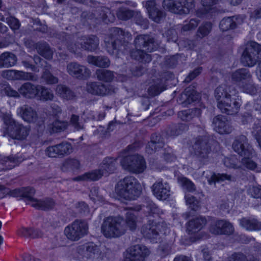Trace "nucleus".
<instances>
[{
  "mask_svg": "<svg viewBox=\"0 0 261 261\" xmlns=\"http://www.w3.org/2000/svg\"><path fill=\"white\" fill-rule=\"evenodd\" d=\"M236 91L225 85L218 87L215 90L217 107L223 113L227 115L237 114L241 106V99L236 95Z\"/></svg>",
  "mask_w": 261,
  "mask_h": 261,
  "instance_id": "1",
  "label": "nucleus"
},
{
  "mask_svg": "<svg viewBox=\"0 0 261 261\" xmlns=\"http://www.w3.org/2000/svg\"><path fill=\"white\" fill-rule=\"evenodd\" d=\"M134 42L136 49L131 51V57L141 62H150V55L144 52V50L152 52L156 49L158 45L154 38L148 35H140L135 38Z\"/></svg>",
  "mask_w": 261,
  "mask_h": 261,
  "instance_id": "2",
  "label": "nucleus"
},
{
  "mask_svg": "<svg viewBox=\"0 0 261 261\" xmlns=\"http://www.w3.org/2000/svg\"><path fill=\"white\" fill-rule=\"evenodd\" d=\"M115 191L120 199H135L141 193L142 188L137 179L133 176H126L116 185Z\"/></svg>",
  "mask_w": 261,
  "mask_h": 261,
  "instance_id": "3",
  "label": "nucleus"
},
{
  "mask_svg": "<svg viewBox=\"0 0 261 261\" xmlns=\"http://www.w3.org/2000/svg\"><path fill=\"white\" fill-rule=\"evenodd\" d=\"M201 129L202 135L192 139L189 150L191 153L200 162L205 164L211 152L212 147L209 137L203 128Z\"/></svg>",
  "mask_w": 261,
  "mask_h": 261,
  "instance_id": "4",
  "label": "nucleus"
},
{
  "mask_svg": "<svg viewBox=\"0 0 261 261\" xmlns=\"http://www.w3.org/2000/svg\"><path fill=\"white\" fill-rule=\"evenodd\" d=\"M117 159L113 158H105L100 169L85 173L73 178L74 181H94L100 178L103 175H107L114 172L117 168Z\"/></svg>",
  "mask_w": 261,
  "mask_h": 261,
  "instance_id": "5",
  "label": "nucleus"
},
{
  "mask_svg": "<svg viewBox=\"0 0 261 261\" xmlns=\"http://www.w3.org/2000/svg\"><path fill=\"white\" fill-rule=\"evenodd\" d=\"M101 232L107 238H118L123 235L126 227L123 219L120 217H108L101 226Z\"/></svg>",
  "mask_w": 261,
  "mask_h": 261,
  "instance_id": "6",
  "label": "nucleus"
},
{
  "mask_svg": "<svg viewBox=\"0 0 261 261\" xmlns=\"http://www.w3.org/2000/svg\"><path fill=\"white\" fill-rule=\"evenodd\" d=\"M130 37L128 32H125L119 28H112L110 30V34L105 37V43L108 52L112 55H117L120 47Z\"/></svg>",
  "mask_w": 261,
  "mask_h": 261,
  "instance_id": "7",
  "label": "nucleus"
},
{
  "mask_svg": "<svg viewBox=\"0 0 261 261\" xmlns=\"http://www.w3.org/2000/svg\"><path fill=\"white\" fill-rule=\"evenodd\" d=\"M164 146L163 138L156 134L151 135V140L146 146V152L152 154L156 151H161L163 159L168 162H171L176 160V156L173 153L171 148L162 149Z\"/></svg>",
  "mask_w": 261,
  "mask_h": 261,
  "instance_id": "8",
  "label": "nucleus"
},
{
  "mask_svg": "<svg viewBox=\"0 0 261 261\" xmlns=\"http://www.w3.org/2000/svg\"><path fill=\"white\" fill-rule=\"evenodd\" d=\"M4 121L7 126L6 130L4 132V136L8 135L13 139L24 140L28 136L29 128L17 122L9 115L4 118Z\"/></svg>",
  "mask_w": 261,
  "mask_h": 261,
  "instance_id": "9",
  "label": "nucleus"
},
{
  "mask_svg": "<svg viewBox=\"0 0 261 261\" xmlns=\"http://www.w3.org/2000/svg\"><path fill=\"white\" fill-rule=\"evenodd\" d=\"M120 163L123 169L135 174L142 173L146 168L145 159L138 154L125 156Z\"/></svg>",
  "mask_w": 261,
  "mask_h": 261,
  "instance_id": "10",
  "label": "nucleus"
},
{
  "mask_svg": "<svg viewBox=\"0 0 261 261\" xmlns=\"http://www.w3.org/2000/svg\"><path fill=\"white\" fill-rule=\"evenodd\" d=\"M89 226L84 220L76 219L65 228L64 234L72 241H77L88 233Z\"/></svg>",
  "mask_w": 261,
  "mask_h": 261,
  "instance_id": "11",
  "label": "nucleus"
},
{
  "mask_svg": "<svg viewBox=\"0 0 261 261\" xmlns=\"http://www.w3.org/2000/svg\"><path fill=\"white\" fill-rule=\"evenodd\" d=\"M195 0H164L163 7L165 9L179 14H187L195 7Z\"/></svg>",
  "mask_w": 261,
  "mask_h": 261,
  "instance_id": "12",
  "label": "nucleus"
},
{
  "mask_svg": "<svg viewBox=\"0 0 261 261\" xmlns=\"http://www.w3.org/2000/svg\"><path fill=\"white\" fill-rule=\"evenodd\" d=\"M99 43L98 38L94 35L83 36L78 38L74 44H69L68 48L74 53L80 49L93 51L97 48Z\"/></svg>",
  "mask_w": 261,
  "mask_h": 261,
  "instance_id": "13",
  "label": "nucleus"
},
{
  "mask_svg": "<svg viewBox=\"0 0 261 261\" xmlns=\"http://www.w3.org/2000/svg\"><path fill=\"white\" fill-rule=\"evenodd\" d=\"M36 48L42 57L34 56V60L36 64H39L43 68L42 77L47 83L49 80V46L46 42H39L37 44Z\"/></svg>",
  "mask_w": 261,
  "mask_h": 261,
  "instance_id": "14",
  "label": "nucleus"
},
{
  "mask_svg": "<svg viewBox=\"0 0 261 261\" xmlns=\"http://www.w3.org/2000/svg\"><path fill=\"white\" fill-rule=\"evenodd\" d=\"M150 253L148 248L144 245H133L127 250L124 261H144Z\"/></svg>",
  "mask_w": 261,
  "mask_h": 261,
  "instance_id": "15",
  "label": "nucleus"
},
{
  "mask_svg": "<svg viewBox=\"0 0 261 261\" xmlns=\"http://www.w3.org/2000/svg\"><path fill=\"white\" fill-rule=\"evenodd\" d=\"M232 148L235 152L241 156H249L254 153L252 146L248 143L247 137L244 135L237 136L233 144Z\"/></svg>",
  "mask_w": 261,
  "mask_h": 261,
  "instance_id": "16",
  "label": "nucleus"
},
{
  "mask_svg": "<svg viewBox=\"0 0 261 261\" xmlns=\"http://www.w3.org/2000/svg\"><path fill=\"white\" fill-rule=\"evenodd\" d=\"M153 195L159 200H165L171 194L169 183L162 178H159L151 187Z\"/></svg>",
  "mask_w": 261,
  "mask_h": 261,
  "instance_id": "17",
  "label": "nucleus"
},
{
  "mask_svg": "<svg viewBox=\"0 0 261 261\" xmlns=\"http://www.w3.org/2000/svg\"><path fill=\"white\" fill-rule=\"evenodd\" d=\"M76 252L82 258L93 259L99 256L100 250L94 243L88 242L77 246Z\"/></svg>",
  "mask_w": 261,
  "mask_h": 261,
  "instance_id": "18",
  "label": "nucleus"
},
{
  "mask_svg": "<svg viewBox=\"0 0 261 261\" xmlns=\"http://www.w3.org/2000/svg\"><path fill=\"white\" fill-rule=\"evenodd\" d=\"M210 231L214 234L229 235L234 231L232 224L226 220H218L214 221L210 227Z\"/></svg>",
  "mask_w": 261,
  "mask_h": 261,
  "instance_id": "19",
  "label": "nucleus"
},
{
  "mask_svg": "<svg viewBox=\"0 0 261 261\" xmlns=\"http://www.w3.org/2000/svg\"><path fill=\"white\" fill-rule=\"evenodd\" d=\"M86 90L92 94L103 96L115 93L117 88L112 85L106 86L100 83L91 82L87 84Z\"/></svg>",
  "mask_w": 261,
  "mask_h": 261,
  "instance_id": "20",
  "label": "nucleus"
},
{
  "mask_svg": "<svg viewBox=\"0 0 261 261\" xmlns=\"http://www.w3.org/2000/svg\"><path fill=\"white\" fill-rule=\"evenodd\" d=\"M160 224L156 223L153 220H149L148 223L144 224L141 228V233L144 236L150 240L151 242H156L159 236Z\"/></svg>",
  "mask_w": 261,
  "mask_h": 261,
  "instance_id": "21",
  "label": "nucleus"
},
{
  "mask_svg": "<svg viewBox=\"0 0 261 261\" xmlns=\"http://www.w3.org/2000/svg\"><path fill=\"white\" fill-rule=\"evenodd\" d=\"M67 71L71 76L80 79L87 78L91 74V71L87 67L77 62L68 64Z\"/></svg>",
  "mask_w": 261,
  "mask_h": 261,
  "instance_id": "22",
  "label": "nucleus"
},
{
  "mask_svg": "<svg viewBox=\"0 0 261 261\" xmlns=\"http://www.w3.org/2000/svg\"><path fill=\"white\" fill-rule=\"evenodd\" d=\"M241 61L242 64L249 67L255 66L258 62L252 41L248 43L242 53Z\"/></svg>",
  "mask_w": 261,
  "mask_h": 261,
  "instance_id": "23",
  "label": "nucleus"
},
{
  "mask_svg": "<svg viewBox=\"0 0 261 261\" xmlns=\"http://www.w3.org/2000/svg\"><path fill=\"white\" fill-rule=\"evenodd\" d=\"M95 19L98 21H102L106 23L113 22L115 17L111 10L106 7H101L96 9L93 13L89 14L88 19L92 20Z\"/></svg>",
  "mask_w": 261,
  "mask_h": 261,
  "instance_id": "24",
  "label": "nucleus"
},
{
  "mask_svg": "<svg viewBox=\"0 0 261 261\" xmlns=\"http://www.w3.org/2000/svg\"><path fill=\"white\" fill-rule=\"evenodd\" d=\"M73 148L71 144L65 141L58 144L50 146V157L63 158L71 153Z\"/></svg>",
  "mask_w": 261,
  "mask_h": 261,
  "instance_id": "25",
  "label": "nucleus"
},
{
  "mask_svg": "<svg viewBox=\"0 0 261 261\" xmlns=\"http://www.w3.org/2000/svg\"><path fill=\"white\" fill-rule=\"evenodd\" d=\"M214 129L220 134H229L233 128L231 123L222 115H218L213 119Z\"/></svg>",
  "mask_w": 261,
  "mask_h": 261,
  "instance_id": "26",
  "label": "nucleus"
},
{
  "mask_svg": "<svg viewBox=\"0 0 261 261\" xmlns=\"http://www.w3.org/2000/svg\"><path fill=\"white\" fill-rule=\"evenodd\" d=\"M143 4L149 14V18L154 22L159 23L165 17V13L156 7L155 1L149 0L146 2L145 4L143 2Z\"/></svg>",
  "mask_w": 261,
  "mask_h": 261,
  "instance_id": "27",
  "label": "nucleus"
},
{
  "mask_svg": "<svg viewBox=\"0 0 261 261\" xmlns=\"http://www.w3.org/2000/svg\"><path fill=\"white\" fill-rule=\"evenodd\" d=\"M244 19L245 16L243 15H236L232 17H225L220 22V29L222 31L234 29L237 27V24L242 23Z\"/></svg>",
  "mask_w": 261,
  "mask_h": 261,
  "instance_id": "28",
  "label": "nucleus"
},
{
  "mask_svg": "<svg viewBox=\"0 0 261 261\" xmlns=\"http://www.w3.org/2000/svg\"><path fill=\"white\" fill-rule=\"evenodd\" d=\"M252 76L248 69L242 68L237 69L231 73V80L233 83L240 88L249 79H251Z\"/></svg>",
  "mask_w": 261,
  "mask_h": 261,
  "instance_id": "29",
  "label": "nucleus"
},
{
  "mask_svg": "<svg viewBox=\"0 0 261 261\" xmlns=\"http://www.w3.org/2000/svg\"><path fill=\"white\" fill-rule=\"evenodd\" d=\"M207 223V220L204 217H198L190 220L187 223V231L189 234H192L199 231Z\"/></svg>",
  "mask_w": 261,
  "mask_h": 261,
  "instance_id": "30",
  "label": "nucleus"
},
{
  "mask_svg": "<svg viewBox=\"0 0 261 261\" xmlns=\"http://www.w3.org/2000/svg\"><path fill=\"white\" fill-rule=\"evenodd\" d=\"M194 88V86H189L181 94L179 99L182 104L186 106L199 99V94L195 91Z\"/></svg>",
  "mask_w": 261,
  "mask_h": 261,
  "instance_id": "31",
  "label": "nucleus"
},
{
  "mask_svg": "<svg viewBox=\"0 0 261 261\" xmlns=\"http://www.w3.org/2000/svg\"><path fill=\"white\" fill-rule=\"evenodd\" d=\"M17 113L24 121L29 123L36 122L38 118L36 111L28 105H24L18 108Z\"/></svg>",
  "mask_w": 261,
  "mask_h": 261,
  "instance_id": "32",
  "label": "nucleus"
},
{
  "mask_svg": "<svg viewBox=\"0 0 261 261\" xmlns=\"http://www.w3.org/2000/svg\"><path fill=\"white\" fill-rule=\"evenodd\" d=\"M207 182L209 185H216V182L229 183L235 180V177L230 174L227 173H216L213 172L210 177H207Z\"/></svg>",
  "mask_w": 261,
  "mask_h": 261,
  "instance_id": "33",
  "label": "nucleus"
},
{
  "mask_svg": "<svg viewBox=\"0 0 261 261\" xmlns=\"http://www.w3.org/2000/svg\"><path fill=\"white\" fill-rule=\"evenodd\" d=\"M5 75L8 79H10L11 76L14 75L15 79L20 80L36 81L38 79L37 76L32 73L19 70H7L4 73V75Z\"/></svg>",
  "mask_w": 261,
  "mask_h": 261,
  "instance_id": "34",
  "label": "nucleus"
},
{
  "mask_svg": "<svg viewBox=\"0 0 261 261\" xmlns=\"http://www.w3.org/2000/svg\"><path fill=\"white\" fill-rule=\"evenodd\" d=\"M240 225L248 231H256L261 229V223L254 218L244 217L239 220Z\"/></svg>",
  "mask_w": 261,
  "mask_h": 261,
  "instance_id": "35",
  "label": "nucleus"
},
{
  "mask_svg": "<svg viewBox=\"0 0 261 261\" xmlns=\"http://www.w3.org/2000/svg\"><path fill=\"white\" fill-rule=\"evenodd\" d=\"M37 87L38 85L27 82L21 86L18 91L20 94L27 98H34L37 95Z\"/></svg>",
  "mask_w": 261,
  "mask_h": 261,
  "instance_id": "36",
  "label": "nucleus"
},
{
  "mask_svg": "<svg viewBox=\"0 0 261 261\" xmlns=\"http://www.w3.org/2000/svg\"><path fill=\"white\" fill-rule=\"evenodd\" d=\"M201 114V111L200 109L194 108L179 112L178 117L182 121L190 122L198 118Z\"/></svg>",
  "mask_w": 261,
  "mask_h": 261,
  "instance_id": "37",
  "label": "nucleus"
},
{
  "mask_svg": "<svg viewBox=\"0 0 261 261\" xmlns=\"http://www.w3.org/2000/svg\"><path fill=\"white\" fill-rule=\"evenodd\" d=\"M19 163V159L15 156H4L0 154V171L10 170Z\"/></svg>",
  "mask_w": 261,
  "mask_h": 261,
  "instance_id": "38",
  "label": "nucleus"
},
{
  "mask_svg": "<svg viewBox=\"0 0 261 261\" xmlns=\"http://www.w3.org/2000/svg\"><path fill=\"white\" fill-rule=\"evenodd\" d=\"M17 62V57L13 53L5 52L0 56V68L13 66Z\"/></svg>",
  "mask_w": 261,
  "mask_h": 261,
  "instance_id": "39",
  "label": "nucleus"
},
{
  "mask_svg": "<svg viewBox=\"0 0 261 261\" xmlns=\"http://www.w3.org/2000/svg\"><path fill=\"white\" fill-rule=\"evenodd\" d=\"M87 61L89 64L99 67L107 68L110 65L109 59L105 56L89 55L87 57Z\"/></svg>",
  "mask_w": 261,
  "mask_h": 261,
  "instance_id": "40",
  "label": "nucleus"
},
{
  "mask_svg": "<svg viewBox=\"0 0 261 261\" xmlns=\"http://www.w3.org/2000/svg\"><path fill=\"white\" fill-rule=\"evenodd\" d=\"M81 168L80 161L76 158H69L66 159L61 167L64 172L75 171Z\"/></svg>",
  "mask_w": 261,
  "mask_h": 261,
  "instance_id": "41",
  "label": "nucleus"
},
{
  "mask_svg": "<svg viewBox=\"0 0 261 261\" xmlns=\"http://www.w3.org/2000/svg\"><path fill=\"white\" fill-rule=\"evenodd\" d=\"M56 94L66 100H72L75 97V94L69 87L64 85H58L56 88Z\"/></svg>",
  "mask_w": 261,
  "mask_h": 261,
  "instance_id": "42",
  "label": "nucleus"
},
{
  "mask_svg": "<svg viewBox=\"0 0 261 261\" xmlns=\"http://www.w3.org/2000/svg\"><path fill=\"white\" fill-rule=\"evenodd\" d=\"M152 81L153 83L148 88V92L150 96H154L159 94L164 90V81L160 79L156 80L153 79Z\"/></svg>",
  "mask_w": 261,
  "mask_h": 261,
  "instance_id": "43",
  "label": "nucleus"
},
{
  "mask_svg": "<svg viewBox=\"0 0 261 261\" xmlns=\"http://www.w3.org/2000/svg\"><path fill=\"white\" fill-rule=\"evenodd\" d=\"M188 126L184 123L174 124L171 125L168 128L167 134L169 136L175 137L184 132L187 130Z\"/></svg>",
  "mask_w": 261,
  "mask_h": 261,
  "instance_id": "44",
  "label": "nucleus"
},
{
  "mask_svg": "<svg viewBox=\"0 0 261 261\" xmlns=\"http://www.w3.org/2000/svg\"><path fill=\"white\" fill-rule=\"evenodd\" d=\"M219 0H201L203 8L196 11V15L199 17H203L211 9V7L216 5Z\"/></svg>",
  "mask_w": 261,
  "mask_h": 261,
  "instance_id": "45",
  "label": "nucleus"
},
{
  "mask_svg": "<svg viewBox=\"0 0 261 261\" xmlns=\"http://www.w3.org/2000/svg\"><path fill=\"white\" fill-rule=\"evenodd\" d=\"M95 75L98 80L105 82H111L115 77L113 71L102 69H97L95 72Z\"/></svg>",
  "mask_w": 261,
  "mask_h": 261,
  "instance_id": "46",
  "label": "nucleus"
},
{
  "mask_svg": "<svg viewBox=\"0 0 261 261\" xmlns=\"http://www.w3.org/2000/svg\"><path fill=\"white\" fill-rule=\"evenodd\" d=\"M255 153L251 156H244L242 159L241 163L245 167L248 169L255 171L257 172H261V166L257 165L250 158L253 156Z\"/></svg>",
  "mask_w": 261,
  "mask_h": 261,
  "instance_id": "47",
  "label": "nucleus"
},
{
  "mask_svg": "<svg viewBox=\"0 0 261 261\" xmlns=\"http://www.w3.org/2000/svg\"><path fill=\"white\" fill-rule=\"evenodd\" d=\"M240 88L243 92L251 95L255 94L257 91V86L253 82L252 77L249 79Z\"/></svg>",
  "mask_w": 261,
  "mask_h": 261,
  "instance_id": "48",
  "label": "nucleus"
},
{
  "mask_svg": "<svg viewBox=\"0 0 261 261\" xmlns=\"http://www.w3.org/2000/svg\"><path fill=\"white\" fill-rule=\"evenodd\" d=\"M0 93L3 95H7L8 97H12L14 98L19 97V92L14 90L8 84H0Z\"/></svg>",
  "mask_w": 261,
  "mask_h": 261,
  "instance_id": "49",
  "label": "nucleus"
},
{
  "mask_svg": "<svg viewBox=\"0 0 261 261\" xmlns=\"http://www.w3.org/2000/svg\"><path fill=\"white\" fill-rule=\"evenodd\" d=\"M143 207L146 208V211L148 213L149 215L156 214L159 215L163 213V212L150 199L146 200L143 205Z\"/></svg>",
  "mask_w": 261,
  "mask_h": 261,
  "instance_id": "50",
  "label": "nucleus"
},
{
  "mask_svg": "<svg viewBox=\"0 0 261 261\" xmlns=\"http://www.w3.org/2000/svg\"><path fill=\"white\" fill-rule=\"evenodd\" d=\"M68 125V123L66 121H60L59 119H55L50 125V133L63 131L67 127Z\"/></svg>",
  "mask_w": 261,
  "mask_h": 261,
  "instance_id": "51",
  "label": "nucleus"
},
{
  "mask_svg": "<svg viewBox=\"0 0 261 261\" xmlns=\"http://www.w3.org/2000/svg\"><path fill=\"white\" fill-rule=\"evenodd\" d=\"M116 14L119 19L127 20L134 16L135 11L125 7H121L117 10Z\"/></svg>",
  "mask_w": 261,
  "mask_h": 261,
  "instance_id": "52",
  "label": "nucleus"
},
{
  "mask_svg": "<svg viewBox=\"0 0 261 261\" xmlns=\"http://www.w3.org/2000/svg\"><path fill=\"white\" fill-rule=\"evenodd\" d=\"M125 226L126 225L130 230L133 231L137 228V217L135 213L132 211H128L126 213Z\"/></svg>",
  "mask_w": 261,
  "mask_h": 261,
  "instance_id": "53",
  "label": "nucleus"
},
{
  "mask_svg": "<svg viewBox=\"0 0 261 261\" xmlns=\"http://www.w3.org/2000/svg\"><path fill=\"white\" fill-rule=\"evenodd\" d=\"M212 29V23L210 22L203 23L198 28L197 36L203 38L209 34Z\"/></svg>",
  "mask_w": 261,
  "mask_h": 261,
  "instance_id": "54",
  "label": "nucleus"
},
{
  "mask_svg": "<svg viewBox=\"0 0 261 261\" xmlns=\"http://www.w3.org/2000/svg\"><path fill=\"white\" fill-rule=\"evenodd\" d=\"M178 182L184 189L189 192H193L196 190L193 182L185 177H178Z\"/></svg>",
  "mask_w": 261,
  "mask_h": 261,
  "instance_id": "55",
  "label": "nucleus"
},
{
  "mask_svg": "<svg viewBox=\"0 0 261 261\" xmlns=\"http://www.w3.org/2000/svg\"><path fill=\"white\" fill-rule=\"evenodd\" d=\"M31 205L38 210H47L49 206V202L47 199L45 200H41L34 199L32 200V202L30 203Z\"/></svg>",
  "mask_w": 261,
  "mask_h": 261,
  "instance_id": "56",
  "label": "nucleus"
},
{
  "mask_svg": "<svg viewBox=\"0 0 261 261\" xmlns=\"http://www.w3.org/2000/svg\"><path fill=\"white\" fill-rule=\"evenodd\" d=\"M134 20L135 23L141 27L143 29H146L148 28L149 22L146 18H144L141 15L140 12H135L134 15Z\"/></svg>",
  "mask_w": 261,
  "mask_h": 261,
  "instance_id": "57",
  "label": "nucleus"
},
{
  "mask_svg": "<svg viewBox=\"0 0 261 261\" xmlns=\"http://www.w3.org/2000/svg\"><path fill=\"white\" fill-rule=\"evenodd\" d=\"M37 89V95L36 98L44 101L49 99V90L47 88L38 85Z\"/></svg>",
  "mask_w": 261,
  "mask_h": 261,
  "instance_id": "58",
  "label": "nucleus"
},
{
  "mask_svg": "<svg viewBox=\"0 0 261 261\" xmlns=\"http://www.w3.org/2000/svg\"><path fill=\"white\" fill-rule=\"evenodd\" d=\"M187 204L189 208L194 211H197L199 209V202L193 196L187 195L185 196Z\"/></svg>",
  "mask_w": 261,
  "mask_h": 261,
  "instance_id": "59",
  "label": "nucleus"
},
{
  "mask_svg": "<svg viewBox=\"0 0 261 261\" xmlns=\"http://www.w3.org/2000/svg\"><path fill=\"white\" fill-rule=\"evenodd\" d=\"M199 23V20L195 18H192L189 21H185L182 27L183 31H188L194 30Z\"/></svg>",
  "mask_w": 261,
  "mask_h": 261,
  "instance_id": "60",
  "label": "nucleus"
},
{
  "mask_svg": "<svg viewBox=\"0 0 261 261\" xmlns=\"http://www.w3.org/2000/svg\"><path fill=\"white\" fill-rule=\"evenodd\" d=\"M62 113V109L59 104L53 103L50 105V116L55 119H59Z\"/></svg>",
  "mask_w": 261,
  "mask_h": 261,
  "instance_id": "61",
  "label": "nucleus"
},
{
  "mask_svg": "<svg viewBox=\"0 0 261 261\" xmlns=\"http://www.w3.org/2000/svg\"><path fill=\"white\" fill-rule=\"evenodd\" d=\"M35 193V190L32 187H23L22 188V198H24L29 200L31 203L32 200L35 198H33Z\"/></svg>",
  "mask_w": 261,
  "mask_h": 261,
  "instance_id": "62",
  "label": "nucleus"
},
{
  "mask_svg": "<svg viewBox=\"0 0 261 261\" xmlns=\"http://www.w3.org/2000/svg\"><path fill=\"white\" fill-rule=\"evenodd\" d=\"M251 133L261 148V125L259 124L254 123Z\"/></svg>",
  "mask_w": 261,
  "mask_h": 261,
  "instance_id": "63",
  "label": "nucleus"
},
{
  "mask_svg": "<svg viewBox=\"0 0 261 261\" xmlns=\"http://www.w3.org/2000/svg\"><path fill=\"white\" fill-rule=\"evenodd\" d=\"M6 21L13 30H18L20 27L19 20L13 16H9L6 18Z\"/></svg>",
  "mask_w": 261,
  "mask_h": 261,
  "instance_id": "64",
  "label": "nucleus"
}]
</instances>
